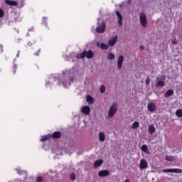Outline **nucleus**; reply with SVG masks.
I'll list each match as a JSON object with an SVG mask.
<instances>
[{
	"label": "nucleus",
	"instance_id": "1",
	"mask_svg": "<svg viewBox=\"0 0 182 182\" xmlns=\"http://www.w3.org/2000/svg\"><path fill=\"white\" fill-rule=\"evenodd\" d=\"M95 56V53L92 50L87 51L84 50L80 54L77 55V59H83V58H87V59H92Z\"/></svg>",
	"mask_w": 182,
	"mask_h": 182
},
{
	"label": "nucleus",
	"instance_id": "2",
	"mask_svg": "<svg viewBox=\"0 0 182 182\" xmlns=\"http://www.w3.org/2000/svg\"><path fill=\"white\" fill-rule=\"evenodd\" d=\"M166 75H162L156 78V87H164L166 86Z\"/></svg>",
	"mask_w": 182,
	"mask_h": 182
},
{
	"label": "nucleus",
	"instance_id": "3",
	"mask_svg": "<svg viewBox=\"0 0 182 182\" xmlns=\"http://www.w3.org/2000/svg\"><path fill=\"white\" fill-rule=\"evenodd\" d=\"M118 108H119V106L117 105V102L113 103L111 107L109 108V110L108 112L109 117H113V116L116 114Z\"/></svg>",
	"mask_w": 182,
	"mask_h": 182
},
{
	"label": "nucleus",
	"instance_id": "4",
	"mask_svg": "<svg viewBox=\"0 0 182 182\" xmlns=\"http://www.w3.org/2000/svg\"><path fill=\"white\" fill-rule=\"evenodd\" d=\"M139 21L141 26L142 28H146L147 27V16H146V14L141 13L139 14Z\"/></svg>",
	"mask_w": 182,
	"mask_h": 182
},
{
	"label": "nucleus",
	"instance_id": "5",
	"mask_svg": "<svg viewBox=\"0 0 182 182\" xmlns=\"http://www.w3.org/2000/svg\"><path fill=\"white\" fill-rule=\"evenodd\" d=\"M162 173H176L178 174H182V169L181 168H168L164 169Z\"/></svg>",
	"mask_w": 182,
	"mask_h": 182
},
{
	"label": "nucleus",
	"instance_id": "6",
	"mask_svg": "<svg viewBox=\"0 0 182 182\" xmlns=\"http://www.w3.org/2000/svg\"><path fill=\"white\" fill-rule=\"evenodd\" d=\"M106 31V23L102 22L101 25L96 28V32L103 33Z\"/></svg>",
	"mask_w": 182,
	"mask_h": 182
},
{
	"label": "nucleus",
	"instance_id": "7",
	"mask_svg": "<svg viewBox=\"0 0 182 182\" xmlns=\"http://www.w3.org/2000/svg\"><path fill=\"white\" fill-rule=\"evenodd\" d=\"M149 167V164L147 163V161L146 159H141L139 163V168L141 170H144Z\"/></svg>",
	"mask_w": 182,
	"mask_h": 182
},
{
	"label": "nucleus",
	"instance_id": "8",
	"mask_svg": "<svg viewBox=\"0 0 182 182\" xmlns=\"http://www.w3.org/2000/svg\"><path fill=\"white\" fill-rule=\"evenodd\" d=\"M51 139H56L62 137V133L60 132H54L53 134H50Z\"/></svg>",
	"mask_w": 182,
	"mask_h": 182
},
{
	"label": "nucleus",
	"instance_id": "9",
	"mask_svg": "<svg viewBox=\"0 0 182 182\" xmlns=\"http://www.w3.org/2000/svg\"><path fill=\"white\" fill-rule=\"evenodd\" d=\"M123 60H124V57H123V55H119L117 60V69H119V70H120L123 66Z\"/></svg>",
	"mask_w": 182,
	"mask_h": 182
},
{
	"label": "nucleus",
	"instance_id": "10",
	"mask_svg": "<svg viewBox=\"0 0 182 182\" xmlns=\"http://www.w3.org/2000/svg\"><path fill=\"white\" fill-rule=\"evenodd\" d=\"M109 174L110 172L108 170H102L98 172L99 177H107Z\"/></svg>",
	"mask_w": 182,
	"mask_h": 182
},
{
	"label": "nucleus",
	"instance_id": "11",
	"mask_svg": "<svg viewBox=\"0 0 182 182\" xmlns=\"http://www.w3.org/2000/svg\"><path fill=\"white\" fill-rule=\"evenodd\" d=\"M116 15L118 17V24L119 25V26H122V25L123 24V16H122V14L119 11H117Z\"/></svg>",
	"mask_w": 182,
	"mask_h": 182
},
{
	"label": "nucleus",
	"instance_id": "12",
	"mask_svg": "<svg viewBox=\"0 0 182 182\" xmlns=\"http://www.w3.org/2000/svg\"><path fill=\"white\" fill-rule=\"evenodd\" d=\"M116 42H117V36H115L109 39L108 43L109 46H114V45H116Z\"/></svg>",
	"mask_w": 182,
	"mask_h": 182
},
{
	"label": "nucleus",
	"instance_id": "13",
	"mask_svg": "<svg viewBox=\"0 0 182 182\" xmlns=\"http://www.w3.org/2000/svg\"><path fill=\"white\" fill-rule=\"evenodd\" d=\"M82 113H84V114H89L90 113V107L89 106H84L81 109Z\"/></svg>",
	"mask_w": 182,
	"mask_h": 182
},
{
	"label": "nucleus",
	"instance_id": "14",
	"mask_svg": "<svg viewBox=\"0 0 182 182\" xmlns=\"http://www.w3.org/2000/svg\"><path fill=\"white\" fill-rule=\"evenodd\" d=\"M148 110L149 112H154L156 110V104L154 102H149L148 104Z\"/></svg>",
	"mask_w": 182,
	"mask_h": 182
},
{
	"label": "nucleus",
	"instance_id": "15",
	"mask_svg": "<svg viewBox=\"0 0 182 182\" xmlns=\"http://www.w3.org/2000/svg\"><path fill=\"white\" fill-rule=\"evenodd\" d=\"M5 4L9 5V6H16L18 3L15 1L5 0Z\"/></svg>",
	"mask_w": 182,
	"mask_h": 182
},
{
	"label": "nucleus",
	"instance_id": "16",
	"mask_svg": "<svg viewBox=\"0 0 182 182\" xmlns=\"http://www.w3.org/2000/svg\"><path fill=\"white\" fill-rule=\"evenodd\" d=\"M148 132L149 134H154V132H156V128L154 127V125H149L148 127Z\"/></svg>",
	"mask_w": 182,
	"mask_h": 182
},
{
	"label": "nucleus",
	"instance_id": "17",
	"mask_svg": "<svg viewBox=\"0 0 182 182\" xmlns=\"http://www.w3.org/2000/svg\"><path fill=\"white\" fill-rule=\"evenodd\" d=\"M103 164V160L100 159V160H97L95 163H94V167L95 168H97V167H100V165Z\"/></svg>",
	"mask_w": 182,
	"mask_h": 182
},
{
	"label": "nucleus",
	"instance_id": "18",
	"mask_svg": "<svg viewBox=\"0 0 182 182\" xmlns=\"http://www.w3.org/2000/svg\"><path fill=\"white\" fill-rule=\"evenodd\" d=\"M174 95V90H168L165 94L164 97H168L170 96H173Z\"/></svg>",
	"mask_w": 182,
	"mask_h": 182
},
{
	"label": "nucleus",
	"instance_id": "19",
	"mask_svg": "<svg viewBox=\"0 0 182 182\" xmlns=\"http://www.w3.org/2000/svg\"><path fill=\"white\" fill-rule=\"evenodd\" d=\"M99 140L100 141H105L106 140V135L103 132L99 133Z\"/></svg>",
	"mask_w": 182,
	"mask_h": 182
},
{
	"label": "nucleus",
	"instance_id": "20",
	"mask_svg": "<svg viewBox=\"0 0 182 182\" xmlns=\"http://www.w3.org/2000/svg\"><path fill=\"white\" fill-rule=\"evenodd\" d=\"M50 134L44 135L41 137V141H46L48 140H50Z\"/></svg>",
	"mask_w": 182,
	"mask_h": 182
},
{
	"label": "nucleus",
	"instance_id": "21",
	"mask_svg": "<svg viewBox=\"0 0 182 182\" xmlns=\"http://www.w3.org/2000/svg\"><path fill=\"white\" fill-rule=\"evenodd\" d=\"M141 149L144 153H146V154H149V147L147 145H142L141 147Z\"/></svg>",
	"mask_w": 182,
	"mask_h": 182
},
{
	"label": "nucleus",
	"instance_id": "22",
	"mask_svg": "<svg viewBox=\"0 0 182 182\" xmlns=\"http://www.w3.org/2000/svg\"><path fill=\"white\" fill-rule=\"evenodd\" d=\"M87 102H88V103H90V104H93V103H95V99H93V97H92V96L87 95Z\"/></svg>",
	"mask_w": 182,
	"mask_h": 182
},
{
	"label": "nucleus",
	"instance_id": "23",
	"mask_svg": "<svg viewBox=\"0 0 182 182\" xmlns=\"http://www.w3.org/2000/svg\"><path fill=\"white\" fill-rule=\"evenodd\" d=\"M100 48L103 50L109 49V45L102 43L100 44Z\"/></svg>",
	"mask_w": 182,
	"mask_h": 182
},
{
	"label": "nucleus",
	"instance_id": "24",
	"mask_svg": "<svg viewBox=\"0 0 182 182\" xmlns=\"http://www.w3.org/2000/svg\"><path fill=\"white\" fill-rule=\"evenodd\" d=\"M177 117H182V109H178L176 111Z\"/></svg>",
	"mask_w": 182,
	"mask_h": 182
},
{
	"label": "nucleus",
	"instance_id": "25",
	"mask_svg": "<svg viewBox=\"0 0 182 182\" xmlns=\"http://www.w3.org/2000/svg\"><path fill=\"white\" fill-rule=\"evenodd\" d=\"M139 126H140V124L139 123V122L136 121L132 124V129H137Z\"/></svg>",
	"mask_w": 182,
	"mask_h": 182
},
{
	"label": "nucleus",
	"instance_id": "26",
	"mask_svg": "<svg viewBox=\"0 0 182 182\" xmlns=\"http://www.w3.org/2000/svg\"><path fill=\"white\" fill-rule=\"evenodd\" d=\"M108 59L109 60H113V59H114L115 56H114V54L110 53L109 55H108Z\"/></svg>",
	"mask_w": 182,
	"mask_h": 182
},
{
	"label": "nucleus",
	"instance_id": "27",
	"mask_svg": "<svg viewBox=\"0 0 182 182\" xmlns=\"http://www.w3.org/2000/svg\"><path fill=\"white\" fill-rule=\"evenodd\" d=\"M105 90H106V87L105 85H101L100 88V93H105Z\"/></svg>",
	"mask_w": 182,
	"mask_h": 182
},
{
	"label": "nucleus",
	"instance_id": "28",
	"mask_svg": "<svg viewBox=\"0 0 182 182\" xmlns=\"http://www.w3.org/2000/svg\"><path fill=\"white\" fill-rule=\"evenodd\" d=\"M165 159L167 161H173V157L171 156H166L165 157Z\"/></svg>",
	"mask_w": 182,
	"mask_h": 182
},
{
	"label": "nucleus",
	"instance_id": "29",
	"mask_svg": "<svg viewBox=\"0 0 182 182\" xmlns=\"http://www.w3.org/2000/svg\"><path fill=\"white\" fill-rule=\"evenodd\" d=\"M36 182H43V178L42 176H38L36 179Z\"/></svg>",
	"mask_w": 182,
	"mask_h": 182
},
{
	"label": "nucleus",
	"instance_id": "30",
	"mask_svg": "<svg viewBox=\"0 0 182 182\" xmlns=\"http://www.w3.org/2000/svg\"><path fill=\"white\" fill-rule=\"evenodd\" d=\"M70 180H76V174H75V173H71V174L70 175Z\"/></svg>",
	"mask_w": 182,
	"mask_h": 182
},
{
	"label": "nucleus",
	"instance_id": "31",
	"mask_svg": "<svg viewBox=\"0 0 182 182\" xmlns=\"http://www.w3.org/2000/svg\"><path fill=\"white\" fill-rule=\"evenodd\" d=\"M16 69H18V67L16 66V65L14 64V65H13V73H14V75H15L16 73Z\"/></svg>",
	"mask_w": 182,
	"mask_h": 182
},
{
	"label": "nucleus",
	"instance_id": "32",
	"mask_svg": "<svg viewBox=\"0 0 182 182\" xmlns=\"http://www.w3.org/2000/svg\"><path fill=\"white\" fill-rule=\"evenodd\" d=\"M4 15H5V12L2 9H0V18H4Z\"/></svg>",
	"mask_w": 182,
	"mask_h": 182
},
{
	"label": "nucleus",
	"instance_id": "33",
	"mask_svg": "<svg viewBox=\"0 0 182 182\" xmlns=\"http://www.w3.org/2000/svg\"><path fill=\"white\" fill-rule=\"evenodd\" d=\"M172 43L173 45H177V40L176 38L172 39Z\"/></svg>",
	"mask_w": 182,
	"mask_h": 182
},
{
	"label": "nucleus",
	"instance_id": "34",
	"mask_svg": "<svg viewBox=\"0 0 182 182\" xmlns=\"http://www.w3.org/2000/svg\"><path fill=\"white\" fill-rule=\"evenodd\" d=\"M39 53H41V49H38V52L35 53L34 55H35V56H39Z\"/></svg>",
	"mask_w": 182,
	"mask_h": 182
},
{
	"label": "nucleus",
	"instance_id": "35",
	"mask_svg": "<svg viewBox=\"0 0 182 182\" xmlns=\"http://www.w3.org/2000/svg\"><path fill=\"white\" fill-rule=\"evenodd\" d=\"M146 85H149L150 83V80L149 79V77L146 78Z\"/></svg>",
	"mask_w": 182,
	"mask_h": 182
},
{
	"label": "nucleus",
	"instance_id": "36",
	"mask_svg": "<svg viewBox=\"0 0 182 182\" xmlns=\"http://www.w3.org/2000/svg\"><path fill=\"white\" fill-rule=\"evenodd\" d=\"M139 49H140L141 50H144V46H141L140 48H139Z\"/></svg>",
	"mask_w": 182,
	"mask_h": 182
},
{
	"label": "nucleus",
	"instance_id": "37",
	"mask_svg": "<svg viewBox=\"0 0 182 182\" xmlns=\"http://www.w3.org/2000/svg\"><path fill=\"white\" fill-rule=\"evenodd\" d=\"M17 173L19 175L22 174V171H21L20 170H18V169H17Z\"/></svg>",
	"mask_w": 182,
	"mask_h": 182
},
{
	"label": "nucleus",
	"instance_id": "38",
	"mask_svg": "<svg viewBox=\"0 0 182 182\" xmlns=\"http://www.w3.org/2000/svg\"><path fill=\"white\" fill-rule=\"evenodd\" d=\"M19 53H20V51H18V53L16 55V58H19Z\"/></svg>",
	"mask_w": 182,
	"mask_h": 182
},
{
	"label": "nucleus",
	"instance_id": "39",
	"mask_svg": "<svg viewBox=\"0 0 182 182\" xmlns=\"http://www.w3.org/2000/svg\"><path fill=\"white\" fill-rule=\"evenodd\" d=\"M28 45L31 46V45H32V43L29 42V43H28Z\"/></svg>",
	"mask_w": 182,
	"mask_h": 182
}]
</instances>
